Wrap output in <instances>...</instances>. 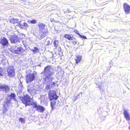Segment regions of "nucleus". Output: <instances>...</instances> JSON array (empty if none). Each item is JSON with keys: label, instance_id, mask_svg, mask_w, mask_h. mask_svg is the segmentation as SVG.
<instances>
[{"label": "nucleus", "instance_id": "nucleus-17", "mask_svg": "<svg viewBox=\"0 0 130 130\" xmlns=\"http://www.w3.org/2000/svg\"><path fill=\"white\" fill-rule=\"evenodd\" d=\"M76 58L75 60L76 61L75 63L76 64H77L80 62L82 59V56H80L77 55L76 56Z\"/></svg>", "mask_w": 130, "mask_h": 130}, {"label": "nucleus", "instance_id": "nucleus-15", "mask_svg": "<svg viewBox=\"0 0 130 130\" xmlns=\"http://www.w3.org/2000/svg\"><path fill=\"white\" fill-rule=\"evenodd\" d=\"M38 26L39 27V31H47L45 28V26L44 24L41 23H40L39 24Z\"/></svg>", "mask_w": 130, "mask_h": 130}, {"label": "nucleus", "instance_id": "nucleus-7", "mask_svg": "<svg viewBox=\"0 0 130 130\" xmlns=\"http://www.w3.org/2000/svg\"><path fill=\"white\" fill-rule=\"evenodd\" d=\"M7 72L8 75L10 77L14 76L15 75L14 69L13 67H9L7 69Z\"/></svg>", "mask_w": 130, "mask_h": 130}, {"label": "nucleus", "instance_id": "nucleus-19", "mask_svg": "<svg viewBox=\"0 0 130 130\" xmlns=\"http://www.w3.org/2000/svg\"><path fill=\"white\" fill-rule=\"evenodd\" d=\"M54 46L56 48L58 45L59 41L57 40H55L54 42Z\"/></svg>", "mask_w": 130, "mask_h": 130}, {"label": "nucleus", "instance_id": "nucleus-25", "mask_svg": "<svg viewBox=\"0 0 130 130\" xmlns=\"http://www.w3.org/2000/svg\"><path fill=\"white\" fill-rule=\"evenodd\" d=\"M19 121L22 123H24L25 122V120L24 119L20 118L19 119Z\"/></svg>", "mask_w": 130, "mask_h": 130}, {"label": "nucleus", "instance_id": "nucleus-12", "mask_svg": "<svg viewBox=\"0 0 130 130\" xmlns=\"http://www.w3.org/2000/svg\"><path fill=\"white\" fill-rule=\"evenodd\" d=\"M0 44H1L3 46H7L8 44V42L7 39L4 37L0 40Z\"/></svg>", "mask_w": 130, "mask_h": 130}, {"label": "nucleus", "instance_id": "nucleus-13", "mask_svg": "<svg viewBox=\"0 0 130 130\" xmlns=\"http://www.w3.org/2000/svg\"><path fill=\"white\" fill-rule=\"evenodd\" d=\"M10 38V40L11 43H14L16 44V43H17L18 41V36H17L13 35Z\"/></svg>", "mask_w": 130, "mask_h": 130}, {"label": "nucleus", "instance_id": "nucleus-18", "mask_svg": "<svg viewBox=\"0 0 130 130\" xmlns=\"http://www.w3.org/2000/svg\"><path fill=\"white\" fill-rule=\"evenodd\" d=\"M10 22L13 24H15L19 22V21L17 19L11 18L10 20Z\"/></svg>", "mask_w": 130, "mask_h": 130}, {"label": "nucleus", "instance_id": "nucleus-26", "mask_svg": "<svg viewBox=\"0 0 130 130\" xmlns=\"http://www.w3.org/2000/svg\"><path fill=\"white\" fill-rule=\"evenodd\" d=\"M79 36L81 38L84 39H87L86 37L84 36H82L80 34L79 35Z\"/></svg>", "mask_w": 130, "mask_h": 130}, {"label": "nucleus", "instance_id": "nucleus-14", "mask_svg": "<svg viewBox=\"0 0 130 130\" xmlns=\"http://www.w3.org/2000/svg\"><path fill=\"white\" fill-rule=\"evenodd\" d=\"M0 90H1L3 91H5L6 93L8 92L9 90V87L7 85H3L0 86Z\"/></svg>", "mask_w": 130, "mask_h": 130}, {"label": "nucleus", "instance_id": "nucleus-8", "mask_svg": "<svg viewBox=\"0 0 130 130\" xmlns=\"http://www.w3.org/2000/svg\"><path fill=\"white\" fill-rule=\"evenodd\" d=\"M48 33V31H39V34L36 36V37L40 39H41L46 36Z\"/></svg>", "mask_w": 130, "mask_h": 130}, {"label": "nucleus", "instance_id": "nucleus-23", "mask_svg": "<svg viewBox=\"0 0 130 130\" xmlns=\"http://www.w3.org/2000/svg\"><path fill=\"white\" fill-rule=\"evenodd\" d=\"M32 51L34 53H35L36 52H38V48L37 47H34V49L32 50Z\"/></svg>", "mask_w": 130, "mask_h": 130}, {"label": "nucleus", "instance_id": "nucleus-22", "mask_svg": "<svg viewBox=\"0 0 130 130\" xmlns=\"http://www.w3.org/2000/svg\"><path fill=\"white\" fill-rule=\"evenodd\" d=\"M66 38L70 40H72L73 39L72 37L70 35H66Z\"/></svg>", "mask_w": 130, "mask_h": 130}, {"label": "nucleus", "instance_id": "nucleus-5", "mask_svg": "<svg viewBox=\"0 0 130 130\" xmlns=\"http://www.w3.org/2000/svg\"><path fill=\"white\" fill-rule=\"evenodd\" d=\"M9 49L12 53L19 55L21 54L24 51L22 47L16 46H12Z\"/></svg>", "mask_w": 130, "mask_h": 130}, {"label": "nucleus", "instance_id": "nucleus-20", "mask_svg": "<svg viewBox=\"0 0 130 130\" xmlns=\"http://www.w3.org/2000/svg\"><path fill=\"white\" fill-rule=\"evenodd\" d=\"M27 22L29 23H32L33 24H35L37 22V21L36 20H28Z\"/></svg>", "mask_w": 130, "mask_h": 130}, {"label": "nucleus", "instance_id": "nucleus-2", "mask_svg": "<svg viewBox=\"0 0 130 130\" xmlns=\"http://www.w3.org/2000/svg\"><path fill=\"white\" fill-rule=\"evenodd\" d=\"M50 89V85H48L45 86L44 91L48 93L49 98L51 101V105L53 109V106L56 104V100H57L58 96L55 92H51Z\"/></svg>", "mask_w": 130, "mask_h": 130}, {"label": "nucleus", "instance_id": "nucleus-33", "mask_svg": "<svg viewBox=\"0 0 130 130\" xmlns=\"http://www.w3.org/2000/svg\"><path fill=\"white\" fill-rule=\"evenodd\" d=\"M51 20V21H52L53 20Z\"/></svg>", "mask_w": 130, "mask_h": 130}, {"label": "nucleus", "instance_id": "nucleus-32", "mask_svg": "<svg viewBox=\"0 0 130 130\" xmlns=\"http://www.w3.org/2000/svg\"><path fill=\"white\" fill-rule=\"evenodd\" d=\"M51 20V21H52L53 20Z\"/></svg>", "mask_w": 130, "mask_h": 130}, {"label": "nucleus", "instance_id": "nucleus-16", "mask_svg": "<svg viewBox=\"0 0 130 130\" xmlns=\"http://www.w3.org/2000/svg\"><path fill=\"white\" fill-rule=\"evenodd\" d=\"M124 117L127 121L130 120V116L129 113L126 110H124L123 112Z\"/></svg>", "mask_w": 130, "mask_h": 130}, {"label": "nucleus", "instance_id": "nucleus-30", "mask_svg": "<svg viewBox=\"0 0 130 130\" xmlns=\"http://www.w3.org/2000/svg\"><path fill=\"white\" fill-rule=\"evenodd\" d=\"M55 83L54 82H52L51 84V87H53L55 85Z\"/></svg>", "mask_w": 130, "mask_h": 130}, {"label": "nucleus", "instance_id": "nucleus-21", "mask_svg": "<svg viewBox=\"0 0 130 130\" xmlns=\"http://www.w3.org/2000/svg\"><path fill=\"white\" fill-rule=\"evenodd\" d=\"M19 87L20 90H22L23 88V85L22 82L20 80V83L19 84Z\"/></svg>", "mask_w": 130, "mask_h": 130}, {"label": "nucleus", "instance_id": "nucleus-9", "mask_svg": "<svg viewBox=\"0 0 130 130\" xmlns=\"http://www.w3.org/2000/svg\"><path fill=\"white\" fill-rule=\"evenodd\" d=\"M27 91L30 94L32 95H34L37 94V90L35 88L30 87L28 86Z\"/></svg>", "mask_w": 130, "mask_h": 130}, {"label": "nucleus", "instance_id": "nucleus-31", "mask_svg": "<svg viewBox=\"0 0 130 130\" xmlns=\"http://www.w3.org/2000/svg\"><path fill=\"white\" fill-rule=\"evenodd\" d=\"M129 123L130 124V126H129V127L128 129H130V122H129Z\"/></svg>", "mask_w": 130, "mask_h": 130}, {"label": "nucleus", "instance_id": "nucleus-4", "mask_svg": "<svg viewBox=\"0 0 130 130\" xmlns=\"http://www.w3.org/2000/svg\"><path fill=\"white\" fill-rule=\"evenodd\" d=\"M15 96L14 94L12 93L10 95L8 96L7 98L5 99L3 106V113H5L7 111L8 107L10 106L11 104V99H13L14 100H15Z\"/></svg>", "mask_w": 130, "mask_h": 130}, {"label": "nucleus", "instance_id": "nucleus-24", "mask_svg": "<svg viewBox=\"0 0 130 130\" xmlns=\"http://www.w3.org/2000/svg\"><path fill=\"white\" fill-rule=\"evenodd\" d=\"M4 73L3 72L2 69L0 67V78L1 77V76H3Z\"/></svg>", "mask_w": 130, "mask_h": 130}, {"label": "nucleus", "instance_id": "nucleus-34", "mask_svg": "<svg viewBox=\"0 0 130 130\" xmlns=\"http://www.w3.org/2000/svg\"><path fill=\"white\" fill-rule=\"evenodd\" d=\"M64 37H65V35L64 36Z\"/></svg>", "mask_w": 130, "mask_h": 130}, {"label": "nucleus", "instance_id": "nucleus-28", "mask_svg": "<svg viewBox=\"0 0 130 130\" xmlns=\"http://www.w3.org/2000/svg\"><path fill=\"white\" fill-rule=\"evenodd\" d=\"M78 95H77L76 96L74 97V101H76L79 98L78 97Z\"/></svg>", "mask_w": 130, "mask_h": 130}, {"label": "nucleus", "instance_id": "nucleus-27", "mask_svg": "<svg viewBox=\"0 0 130 130\" xmlns=\"http://www.w3.org/2000/svg\"><path fill=\"white\" fill-rule=\"evenodd\" d=\"M74 32H75L76 34L78 35L79 36L80 34L79 33L78 31L77 30H75L74 31Z\"/></svg>", "mask_w": 130, "mask_h": 130}, {"label": "nucleus", "instance_id": "nucleus-6", "mask_svg": "<svg viewBox=\"0 0 130 130\" xmlns=\"http://www.w3.org/2000/svg\"><path fill=\"white\" fill-rule=\"evenodd\" d=\"M36 76V73H34L32 74L30 73L27 75L26 76V83H28L33 80L35 79Z\"/></svg>", "mask_w": 130, "mask_h": 130}, {"label": "nucleus", "instance_id": "nucleus-3", "mask_svg": "<svg viewBox=\"0 0 130 130\" xmlns=\"http://www.w3.org/2000/svg\"><path fill=\"white\" fill-rule=\"evenodd\" d=\"M53 72V68L50 66H47L44 68L43 72L42 73L45 76L44 79L46 82L48 81L50 82L52 80Z\"/></svg>", "mask_w": 130, "mask_h": 130}, {"label": "nucleus", "instance_id": "nucleus-11", "mask_svg": "<svg viewBox=\"0 0 130 130\" xmlns=\"http://www.w3.org/2000/svg\"><path fill=\"white\" fill-rule=\"evenodd\" d=\"M22 21L19 22L18 26L22 29H25L28 27V24L25 22Z\"/></svg>", "mask_w": 130, "mask_h": 130}, {"label": "nucleus", "instance_id": "nucleus-10", "mask_svg": "<svg viewBox=\"0 0 130 130\" xmlns=\"http://www.w3.org/2000/svg\"><path fill=\"white\" fill-rule=\"evenodd\" d=\"M124 11L126 14L130 13V6L126 3H124L123 4Z\"/></svg>", "mask_w": 130, "mask_h": 130}, {"label": "nucleus", "instance_id": "nucleus-29", "mask_svg": "<svg viewBox=\"0 0 130 130\" xmlns=\"http://www.w3.org/2000/svg\"><path fill=\"white\" fill-rule=\"evenodd\" d=\"M72 42L73 44H76L77 43V41H73Z\"/></svg>", "mask_w": 130, "mask_h": 130}, {"label": "nucleus", "instance_id": "nucleus-1", "mask_svg": "<svg viewBox=\"0 0 130 130\" xmlns=\"http://www.w3.org/2000/svg\"><path fill=\"white\" fill-rule=\"evenodd\" d=\"M22 94L23 96H19V97L22 100L23 103L25 104L26 106L32 105L33 108H35L37 111L40 112H42L45 110V109L43 107L40 105H37L36 102H31V99L29 95H26L25 96L23 93H22Z\"/></svg>", "mask_w": 130, "mask_h": 130}]
</instances>
